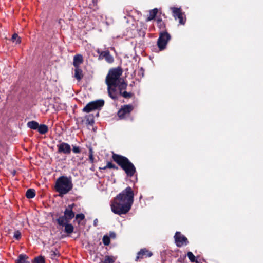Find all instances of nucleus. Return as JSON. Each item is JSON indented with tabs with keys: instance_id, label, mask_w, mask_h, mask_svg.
Returning a JSON list of instances; mask_svg holds the SVG:
<instances>
[{
	"instance_id": "nucleus-1",
	"label": "nucleus",
	"mask_w": 263,
	"mask_h": 263,
	"mask_svg": "<svg viewBox=\"0 0 263 263\" xmlns=\"http://www.w3.org/2000/svg\"><path fill=\"white\" fill-rule=\"evenodd\" d=\"M134 201V193L128 186L116 196L111 201V211L119 215L127 214L131 209Z\"/></svg>"
},
{
	"instance_id": "nucleus-2",
	"label": "nucleus",
	"mask_w": 263,
	"mask_h": 263,
	"mask_svg": "<svg viewBox=\"0 0 263 263\" xmlns=\"http://www.w3.org/2000/svg\"><path fill=\"white\" fill-rule=\"evenodd\" d=\"M112 159L124 170L127 176L132 177L134 175L136 172V168L134 165L124 156L113 154Z\"/></svg>"
},
{
	"instance_id": "nucleus-3",
	"label": "nucleus",
	"mask_w": 263,
	"mask_h": 263,
	"mask_svg": "<svg viewBox=\"0 0 263 263\" xmlns=\"http://www.w3.org/2000/svg\"><path fill=\"white\" fill-rule=\"evenodd\" d=\"M73 184L70 178L61 176L56 181L55 189L60 195L66 194L72 190Z\"/></svg>"
},
{
	"instance_id": "nucleus-4",
	"label": "nucleus",
	"mask_w": 263,
	"mask_h": 263,
	"mask_svg": "<svg viewBox=\"0 0 263 263\" xmlns=\"http://www.w3.org/2000/svg\"><path fill=\"white\" fill-rule=\"evenodd\" d=\"M122 71L120 68L112 69L109 70L108 74L106 78V83L107 85H113L117 86L120 81V76Z\"/></svg>"
},
{
	"instance_id": "nucleus-5",
	"label": "nucleus",
	"mask_w": 263,
	"mask_h": 263,
	"mask_svg": "<svg viewBox=\"0 0 263 263\" xmlns=\"http://www.w3.org/2000/svg\"><path fill=\"white\" fill-rule=\"evenodd\" d=\"M74 206V204L68 205L64 211V216L57 219V221L60 226H63L65 223H68L74 217V213L73 212Z\"/></svg>"
},
{
	"instance_id": "nucleus-6",
	"label": "nucleus",
	"mask_w": 263,
	"mask_h": 263,
	"mask_svg": "<svg viewBox=\"0 0 263 263\" xmlns=\"http://www.w3.org/2000/svg\"><path fill=\"white\" fill-rule=\"evenodd\" d=\"M104 105L103 100H98L88 103L82 109L83 112L89 113L95 110L100 109Z\"/></svg>"
},
{
	"instance_id": "nucleus-7",
	"label": "nucleus",
	"mask_w": 263,
	"mask_h": 263,
	"mask_svg": "<svg viewBox=\"0 0 263 263\" xmlns=\"http://www.w3.org/2000/svg\"><path fill=\"white\" fill-rule=\"evenodd\" d=\"M170 9L172 10L174 18L175 20L178 19L180 24L184 25L186 22V17L184 13L182 12L181 8L172 7Z\"/></svg>"
},
{
	"instance_id": "nucleus-8",
	"label": "nucleus",
	"mask_w": 263,
	"mask_h": 263,
	"mask_svg": "<svg viewBox=\"0 0 263 263\" xmlns=\"http://www.w3.org/2000/svg\"><path fill=\"white\" fill-rule=\"evenodd\" d=\"M171 39L170 35L166 32H161L158 39L157 45L160 50H163Z\"/></svg>"
},
{
	"instance_id": "nucleus-9",
	"label": "nucleus",
	"mask_w": 263,
	"mask_h": 263,
	"mask_svg": "<svg viewBox=\"0 0 263 263\" xmlns=\"http://www.w3.org/2000/svg\"><path fill=\"white\" fill-rule=\"evenodd\" d=\"M175 243L177 247H181L184 245L186 246L188 243L187 238L182 235L180 232H177L174 236Z\"/></svg>"
},
{
	"instance_id": "nucleus-10",
	"label": "nucleus",
	"mask_w": 263,
	"mask_h": 263,
	"mask_svg": "<svg viewBox=\"0 0 263 263\" xmlns=\"http://www.w3.org/2000/svg\"><path fill=\"white\" fill-rule=\"evenodd\" d=\"M133 108L134 107L132 105H126L122 107L118 112V115L120 119H123L126 115H128L133 110Z\"/></svg>"
},
{
	"instance_id": "nucleus-11",
	"label": "nucleus",
	"mask_w": 263,
	"mask_h": 263,
	"mask_svg": "<svg viewBox=\"0 0 263 263\" xmlns=\"http://www.w3.org/2000/svg\"><path fill=\"white\" fill-rule=\"evenodd\" d=\"M152 255L153 253L151 251L146 248H143L137 253L135 260L138 261L144 258L150 257Z\"/></svg>"
},
{
	"instance_id": "nucleus-12",
	"label": "nucleus",
	"mask_w": 263,
	"mask_h": 263,
	"mask_svg": "<svg viewBox=\"0 0 263 263\" xmlns=\"http://www.w3.org/2000/svg\"><path fill=\"white\" fill-rule=\"evenodd\" d=\"M97 52L99 54V59L101 60L104 58L106 62L109 63H112L114 62V59L110 54L109 51H100L98 50Z\"/></svg>"
},
{
	"instance_id": "nucleus-13",
	"label": "nucleus",
	"mask_w": 263,
	"mask_h": 263,
	"mask_svg": "<svg viewBox=\"0 0 263 263\" xmlns=\"http://www.w3.org/2000/svg\"><path fill=\"white\" fill-rule=\"evenodd\" d=\"M58 151L59 153L65 154H69L71 152V147L69 144L65 142L58 144L57 145Z\"/></svg>"
},
{
	"instance_id": "nucleus-14",
	"label": "nucleus",
	"mask_w": 263,
	"mask_h": 263,
	"mask_svg": "<svg viewBox=\"0 0 263 263\" xmlns=\"http://www.w3.org/2000/svg\"><path fill=\"white\" fill-rule=\"evenodd\" d=\"M117 86H114L113 85H107V90L109 96L113 99H116L118 97V92L116 88Z\"/></svg>"
},
{
	"instance_id": "nucleus-15",
	"label": "nucleus",
	"mask_w": 263,
	"mask_h": 263,
	"mask_svg": "<svg viewBox=\"0 0 263 263\" xmlns=\"http://www.w3.org/2000/svg\"><path fill=\"white\" fill-rule=\"evenodd\" d=\"M83 62V57L81 54H77L73 57V65L75 68L80 67V65Z\"/></svg>"
},
{
	"instance_id": "nucleus-16",
	"label": "nucleus",
	"mask_w": 263,
	"mask_h": 263,
	"mask_svg": "<svg viewBox=\"0 0 263 263\" xmlns=\"http://www.w3.org/2000/svg\"><path fill=\"white\" fill-rule=\"evenodd\" d=\"M158 13V9L157 8H154L152 10H151L149 12V15L147 18H146V21L148 22L152 20H154L157 16Z\"/></svg>"
},
{
	"instance_id": "nucleus-17",
	"label": "nucleus",
	"mask_w": 263,
	"mask_h": 263,
	"mask_svg": "<svg viewBox=\"0 0 263 263\" xmlns=\"http://www.w3.org/2000/svg\"><path fill=\"white\" fill-rule=\"evenodd\" d=\"M74 77L78 81H80L83 77V71L80 67L75 68Z\"/></svg>"
},
{
	"instance_id": "nucleus-18",
	"label": "nucleus",
	"mask_w": 263,
	"mask_h": 263,
	"mask_svg": "<svg viewBox=\"0 0 263 263\" xmlns=\"http://www.w3.org/2000/svg\"><path fill=\"white\" fill-rule=\"evenodd\" d=\"M16 263H30L28 260V257L25 254H20L18 259L16 260Z\"/></svg>"
},
{
	"instance_id": "nucleus-19",
	"label": "nucleus",
	"mask_w": 263,
	"mask_h": 263,
	"mask_svg": "<svg viewBox=\"0 0 263 263\" xmlns=\"http://www.w3.org/2000/svg\"><path fill=\"white\" fill-rule=\"evenodd\" d=\"M117 259V257L112 255H106L104 257V260L101 263H114Z\"/></svg>"
},
{
	"instance_id": "nucleus-20",
	"label": "nucleus",
	"mask_w": 263,
	"mask_h": 263,
	"mask_svg": "<svg viewBox=\"0 0 263 263\" xmlns=\"http://www.w3.org/2000/svg\"><path fill=\"white\" fill-rule=\"evenodd\" d=\"M65 232L67 234H71L73 232L74 227L70 223H65Z\"/></svg>"
},
{
	"instance_id": "nucleus-21",
	"label": "nucleus",
	"mask_w": 263,
	"mask_h": 263,
	"mask_svg": "<svg viewBox=\"0 0 263 263\" xmlns=\"http://www.w3.org/2000/svg\"><path fill=\"white\" fill-rule=\"evenodd\" d=\"M37 130L39 133L41 134H45L48 132V128L47 125L45 124H41L39 125Z\"/></svg>"
},
{
	"instance_id": "nucleus-22",
	"label": "nucleus",
	"mask_w": 263,
	"mask_h": 263,
	"mask_svg": "<svg viewBox=\"0 0 263 263\" xmlns=\"http://www.w3.org/2000/svg\"><path fill=\"white\" fill-rule=\"evenodd\" d=\"M157 24L160 29H164L165 27L164 22L162 21L160 16H158L156 18Z\"/></svg>"
},
{
	"instance_id": "nucleus-23",
	"label": "nucleus",
	"mask_w": 263,
	"mask_h": 263,
	"mask_svg": "<svg viewBox=\"0 0 263 263\" xmlns=\"http://www.w3.org/2000/svg\"><path fill=\"white\" fill-rule=\"evenodd\" d=\"M39 125V123L35 121H30L27 123L28 127L32 129H37Z\"/></svg>"
},
{
	"instance_id": "nucleus-24",
	"label": "nucleus",
	"mask_w": 263,
	"mask_h": 263,
	"mask_svg": "<svg viewBox=\"0 0 263 263\" xmlns=\"http://www.w3.org/2000/svg\"><path fill=\"white\" fill-rule=\"evenodd\" d=\"M11 41L13 43L18 44L21 42V39L17 33H14L12 36Z\"/></svg>"
},
{
	"instance_id": "nucleus-25",
	"label": "nucleus",
	"mask_w": 263,
	"mask_h": 263,
	"mask_svg": "<svg viewBox=\"0 0 263 263\" xmlns=\"http://www.w3.org/2000/svg\"><path fill=\"white\" fill-rule=\"evenodd\" d=\"M35 195V191L33 189H28L26 193L27 198L31 199L33 198Z\"/></svg>"
},
{
	"instance_id": "nucleus-26",
	"label": "nucleus",
	"mask_w": 263,
	"mask_h": 263,
	"mask_svg": "<svg viewBox=\"0 0 263 263\" xmlns=\"http://www.w3.org/2000/svg\"><path fill=\"white\" fill-rule=\"evenodd\" d=\"M107 168L118 169V167L110 162H108L106 166L103 167H99V170H105Z\"/></svg>"
},
{
	"instance_id": "nucleus-27",
	"label": "nucleus",
	"mask_w": 263,
	"mask_h": 263,
	"mask_svg": "<svg viewBox=\"0 0 263 263\" xmlns=\"http://www.w3.org/2000/svg\"><path fill=\"white\" fill-rule=\"evenodd\" d=\"M117 87H118L120 89V93H121L122 90L126 89L127 84L124 82H121V81H120L119 84L117 85Z\"/></svg>"
},
{
	"instance_id": "nucleus-28",
	"label": "nucleus",
	"mask_w": 263,
	"mask_h": 263,
	"mask_svg": "<svg viewBox=\"0 0 263 263\" xmlns=\"http://www.w3.org/2000/svg\"><path fill=\"white\" fill-rule=\"evenodd\" d=\"M89 159L91 163H93L94 162V157H93V152L92 151V148L90 147L89 148Z\"/></svg>"
},
{
	"instance_id": "nucleus-29",
	"label": "nucleus",
	"mask_w": 263,
	"mask_h": 263,
	"mask_svg": "<svg viewBox=\"0 0 263 263\" xmlns=\"http://www.w3.org/2000/svg\"><path fill=\"white\" fill-rule=\"evenodd\" d=\"M45 259L42 256H39L34 259L33 263H45Z\"/></svg>"
},
{
	"instance_id": "nucleus-30",
	"label": "nucleus",
	"mask_w": 263,
	"mask_h": 263,
	"mask_svg": "<svg viewBox=\"0 0 263 263\" xmlns=\"http://www.w3.org/2000/svg\"><path fill=\"white\" fill-rule=\"evenodd\" d=\"M85 218V215L83 214H78L76 215V219L78 220V223L79 224L80 221Z\"/></svg>"
},
{
	"instance_id": "nucleus-31",
	"label": "nucleus",
	"mask_w": 263,
	"mask_h": 263,
	"mask_svg": "<svg viewBox=\"0 0 263 263\" xmlns=\"http://www.w3.org/2000/svg\"><path fill=\"white\" fill-rule=\"evenodd\" d=\"M103 243L105 246H108L110 243V238L107 235H105L103 237Z\"/></svg>"
},
{
	"instance_id": "nucleus-32",
	"label": "nucleus",
	"mask_w": 263,
	"mask_h": 263,
	"mask_svg": "<svg viewBox=\"0 0 263 263\" xmlns=\"http://www.w3.org/2000/svg\"><path fill=\"white\" fill-rule=\"evenodd\" d=\"M51 258L52 259H56L57 257H59V253L57 251L52 250L50 252Z\"/></svg>"
},
{
	"instance_id": "nucleus-33",
	"label": "nucleus",
	"mask_w": 263,
	"mask_h": 263,
	"mask_svg": "<svg viewBox=\"0 0 263 263\" xmlns=\"http://www.w3.org/2000/svg\"><path fill=\"white\" fill-rule=\"evenodd\" d=\"M187 257L191 262H194L195 261V256L191 252L187 253Z\"/></svg>"
},
{
	"instance_id": "nucleus-34",
	"label": "nucleus",
	"mask_w": 263,
	"mask_h": 263,
	"mask_svg": "<svg viewBox=\"0 0 263 263\" xmlns=\"http://www.w3.org/2000/svg\"><path fill=\"white\" fill-rule=\"evenodd\" d=\"M120 94L125 98H130L132 96V93L127 92V91H124L123 92H121V93Z\"/></svg>"
},
{
	"instance_id": "nucleus-35",
	"label": "nucleus",
	"mask_w": 263,
	"mask_h": 263,
	"mask_svg": "<svg viewBox=\"0 0 263 263\" xmlns=\"http://www.w3.org/2000/svg\"><path fill=\"white\" fill-rule=\"evenodd\" d=\"M21 233L19 231H16L14 234V237L16 239H19L21 238Z\"/></svg>"
},
{
	"instance_id": "nucleus-36",
	"label": "nucleus",
	"mask_w": 263,
	"mask_h": 263,
	"mask_svg": "<svg viewBox=\"0 0 263 263\" xmlns=\"http://www.w3.org/2000/svg\"><path fill=\"white\" fill-rule=\"evenodd\" d=\"M72 151H73V152L76 154L80 153V148L76 146H73Z\"/></svg>"
},
{
	"instance_id": "nucleus-37",
	"label": "nucleus",
	"mask_w": 263,
	"mask_h": 263,
	"mask_svg": "<svg viewBox=\"0 0 263 263\" xmlns=\"http://www.w3.org/2000/svg\"><path fill=\"white\" fill-rule=\"evenodd\" d=\"M87 121L88 122V124H90V125L93 124L94 123V121H93V119H91L90 120H88Z\"/></svg>"
}]
</instances>
